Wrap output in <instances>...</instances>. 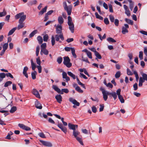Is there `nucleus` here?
Listing matches in <instances>:
<instances>
[{"instance_id": "obj_1", "label": "nucleus", "mask_w": 147, "mask_h": 147, "mask_svg": "<svg viewBox=\"0 0 147 147\" xmlns=\"http://www.w3.org/2000/svg\"><path fill=\"white\" fill-rule=\"evenodd\" d=\"M60 38L62 40H63L64 39L63 34H57L55 35V37L53 36H52L51 37V44L52 46H54L55 44V39L56 41H59L60 43H61V41L59 40Z\"/></svg>"}, {"instance_id": "obj_2", "label": "nucleus", "mask_w": 147, "mask_h": 147, "mask_svg": "<svg viewBox=\"0 0 147 147\" xmlns=\"http://www.w3.org/2000/svg\"><path fill=\"white\" fill-rule=\"evenodd\" d=\"M15 18L16 19L20 18L18 22L19 23H24V22L26 18V15L24 14V12H22L16 15L15 16Z\"/></svg>"}, {"instance_id": "obj_3", "label": "nucleus", "mask_w": 147, "mask_h": 147, "mask_svg": "<svg viewBox=\"0 0 147 147\" xmlns=\"http://www.w3.org/2000/svg\"><path fill=\"white\" fill-rule=\"evenodd\" d=\"M67 19V24L69 26V29L72 33H74V26L73 22L70 16H68Z\"/></svg>"}, {"instance_id": "obj_4", "label": "nucleus", "mask_w": 147, "mask_h": 147, "mask_svg": "<svg viewBox=\"0 0 147 147\" xmlns=\"http://www.w3.org/2000/svg\"><path fill=\"white\" fill-rule=\"evenodd\" d=\"M63 7L64 10L67 12L68 15H70L71 14L72 11V6L70 5L68 6L66 2H64L63 3Z\"/></svg>"}, {"instance_id": "obj_5", "label": "nucleus", "mask_w": 147, "mask_h": 147, "mask_svg": "<svg viewBox=\"0 0 147 147\" xmlns=\"http://www.w3.org/2000/svg\"><path fill=\"white\" fill-rule=\"evenodd\" d=\"M100 90L102 91L103 95V98L105 101L107 100L108 98V95H109V92L105 90L102 87L100 88Z\"/></svg>"}, {"instance_id": "obj_6", "label": "nucleus", "mask_w": 147, "mask_h": 147, "mask_svg": "<svg viewBox=\"0 0 147 147\" xmlns=\"http://www.w3.org/2000/svg\"><path fill=\"white\" fill-rule=\"evenodd\" d=\"M70 61V59L68 57H64L63 63L68 67H70L72 65Z\"/></svg>"}, {"instance_id": "obj_7", "label": "nucleus", "mask_w": 147, "mask_h": 147, "mask_svg": "<svg viewBox=\"0 0 147 147\" xmlns=\"http://www.w3.org/2000/svg\"><path fill=\"white\" fill-rule=\"evenodd\" d=\"M55 27L56 31L57 34H63L62 32V26L61 25L58 24L57 26H55Z\"/></svg>"}, {"instance_id": "obj_8", "label": "nucleus", "mask_w": 147, "mask_h": 147, "mask_svg": "<svg viewBox=\"0 0 147 147\" xmlns=\"http://www.w3.org/2000/svg\"><path fill=\"white\" fill-rule=\"evenodd\" d=\"M124 25V26H123L122 28V32L123 34H125L126 33L128 32V30L127 29L129 28V26L127 24H125Z\"/></svg>"}, {"instance_id": "obj_9", "label": "nucleus", "mask_w": 147, "mask_h": 147, "mask_svg": "<svg viewBox=\"0 0 147 147\" xmlns=\"http://www.w3.org/2000/svg\"><path fill=\"white\" fill-rule=\"evenodd\" d=\"M18 125L20 128L26 131H30L31 130V129L30 127L25 125L23 124L19 123Z\"/></svg>"}, {"instance_id": "obj_10", "label": "nucleus", "mask_w": 147, "mask_h": 147, "mask_svg": "<svg viewBox=\"0 0 147 147\" xmlns=\"http://www.w3.org/2000/svg\"><path fill=\"white\" fill-rule=\"evenodd\" d=\"M69 100L70 102L76 106H79L80 105V104L79 102H78L76 100L72 98H69Z\"/></svg>"}, {"instance_id": "obj_11", "label": "nucleus", "mask_w": 147, "mask_h": 147, "mask_svg": "<svg viewBox=\"0 0 147 147\" xmlns=\"http://www.w3.org/2000/svg\"><path fill=\"white\" fill-rule=\"evenodd\" d=\"M40 142H41L43 145L45 146L51 147L52 146V144L49 142L44 141L42 140H40Z\"/></svg>"}, {"instance_id": "obj_12", "label": "nucleus", "mask_w": 147, "mask_h": 147, "mask_svg": "<svg viewBox=\"0 0 147 147\" xmlns=\"http://www.w3.org/2000/svg\"><path fill=\"white\" fill-rule=\"evenodd\" d=\"M68 126L70 129L73 130V131L76 130V128H77L78 127V125L73 124L70 123H68Z\"/></svg>"}, {"instance_id": "obj_13", "label": "nucleus", "mask_w": 147, "mask_h": 147, "mask_svg": "<svg viewBox=\"0 0 147 147\" xmlns=\"http://www.w3.org/2000/svg\"><path fill=\"white\" fill-rule=\"evenodd\" d=\"M57 126L61 129L62 131H63L65 134H66L67 132V129L66 128L64 127H63L62 124L60 123H58L57 125Z\"/></svg>"}, {"instance_id": "obj_14", "label": "nucleus", "mask_w": 147, "mask_h": 147, "mask_svg": "<svg viewBox=\"0 0 147 147\" xmlns=\"http://www.w3.org/2000/svg\"><path fill=\"white\" fill-rule=\"evenodd\" d=\"M62 77L63 79H65L67 82H68L70 80L69 78L67 76V74L64 71H62Z\"/></svg>"}, {"instance_id": "obj_15", "label": "nucleus", "mask_w": 147, "mask_h": 147, "mask_svg": "<svg viewBox=\"0 0 147 147\" xmlns=\"http://www.w3.org/2000/svg\"><path fill=\"white\" fill-rule=\"evenodd\" d=\"M123 7L125 10V13L128 16L130 15V12L128 9V7L125 5H123Z\"/></svg>"}, {"instance_id": "obj_16", "label": "nucleus", "mask_w": 147, "mask_h": 147, "mask_svg": "<svg viewBox=\"0 0 147 147\" xmlns=\"http://www.w3.org/2000/svg\"><path fill=\"white\" fill-rule=\"evenodd\" d=\"M32 93L33 94L35 95L38 98H40V96L38 93V91L36 90V89H34L33 90H32Z\"/></svg>"}, {"instance_id": "obj_17", "label": "nucleus", "mask_w": 147, "mask_h": 147, "mask_svg": "<svg viewBox=\"0 0 147 147\" xmlns=\"http://www.w3.org/2000/svg\"><path fill=\"white\" fill-rule=\"evenodd\" d=\"M55 98L57 101L59 103H61L62 101V97L60 94L56 95L55 96Z\"/></svg>"}, {"instance_id": "obj_18", "label": "nucleus", "mask_w": 147, "mask_h": 147, "mask_svg": "<svg viewBox=\"0 0 147 147\" xmlns=\"http://www.w3.org/2000/svg\"><path fill=\"white\" fill-rule=\"evenodd\" d=\"M28 68L27 66L24 67L23 72V74L26 78H28V76L27 73V71L28 70Z\"/></svg>"}, {"instance_id": "obj_19", "label": "nucleus", "mask_w": 147, "mask_h": 147, "mask_svg": "<svg viewBox=\"0 0 147 147\" xmlns=\"http://www.w3.org/2000/svg\"><path fill=\"white\" fill-rule=\"evenodd\" d=\"M35 107L39 109H42V107L41 104L39 102L36 101L35 103Z\"/></svg>"}, {"instance_id": "obj_20", "label": "nucleus", "mask_w": 147, "mask_h": 147, "mask_svg": "<svg viewBox=\"0 0 147 147\" xmlns=\"http://www.w3.org/2000/svg\"><path fill=\"white\" fill-rule=\"evenodd\" d=\"M58 21L59 24L61 25L63 24L64 22V19L61 16H59L58 18Z\"/></svg>"}, {"instance_id": "obj_21", "label": "nucleus", "mask_w": 147, "mask_h": 147, "mask_svg": "<svg viewBox=\"0 0 147 147\" xmlns=\"http://www.w3.org/2000/svg\"><path fill=\"white\" fill-rule=\"evenodd\" d=\"M40 54L41 55H42L43 54L45 55H47L49 54V51L46 49L42 50H41Z\"/></svg>"}, {"instance_id": "obj_22", "label": "nucleus", "mask_w": 147, "mask_h": 147, "mask_svg": "<svg viewBox=\"0 0 147 147\" xmlns=\"http://www.w3.org/2000/svg\"><path fill=\"white\" fill-rule=\"evenodd\" d=\"M80 132L78 130L73 131V135L75 138L78 137V136L80 134Z\"/></svg>"}, {"instance_id": "obj_23", "label": "nucleus", "mask_w": 147, "mask_h": 147, "mask_svg": "<svg viewBox=\"0 0 147 147\" xmlns=\"http://www.w3.org/2000/svg\"><path fill=\"white\" fill-rule=\"evenodd\" d=\"M111 96L114 98V100H115L117 98V95L115 92H109V95Z\"/></svg>"}, {"instance_id": "obj_24", "label": "nucleus", "mask_w": 147, "mask_h": 147, "mask_svg": "<svg viewBox=\"0 0 147 147\" xmlns=\"http://www.w3.org/2000/svg\"><path fill=\"white\" fill-rule=\"evenodd\" d=\"M52 88L58 93H59L61 92L60 89H59L57 86L55 85H53L52 86Z\"/></svg>"}, {"instance_id": "obj_25", "label": "nucleus", "mask_w": 147, "mask_h": 147, "mask_svg": "<svg viewBox=\"0 0 147 147\" xmlns=\"http://www.w3.org/2000/svg\"><path fill=\"white\" fill-rule=\"evenodd\" d=\"M31 64L32 69V70L34 71V70L36 67L37 66H36L35 64L34 63L32 59H31Z\"/></svg>"}, {"instance_id": "obj_26", "label": "nucleus", "mask_w": 147, "mask_h": 147, "mask_svg": "<svg viewBox=\"0 0 147 147\" xmlns=\"http://www.w3.org/2000/svg\"><path fill=\"white\" fill-rule=\"evenodd\" d=\"M17 29V27H16L13 28L12 29H11L9 32L8 34V36H10L12 35L15 31Z\"/></svg>"}, {"instance_id": "obj_27", "label": "nucleus", "mask_w": 147, "mask_h": 147, "mask_svg": "<svg viewBox=\"0 0 147 147\" xmlns=\"http://www.w3.org/2000/svg\"><path fill=\"white\" fill-rule=\"evenodd\" d=\"M67 73L68 75L72 77L73 79H75L76 78V76L70 71H68Z\"/></svg>"}, {"instance_id": "obj_28", "label": "nucleus", "mask_w": 147, "mask_h": 147, "mask_svg": "<svg viewBox=\"0 0 147 147\" xmlns=\"http://www.w3.org/2000/svg\"><path fill=\"white\" fill-rule=\"evenodd\" d=\"M94 55L96 57L95 58L96 59H102L101 56L98 52H96Z\"/></svg>"}, {"instance_id": "obj_29", "label": "nucleus", "mask_w": 147, "mask_h": 147, "mask_svg": "<svg viewBox=\"0 0 147 147\" xmlns=\"http://www.w3.org/2000/svg\"><path fill=\"white\" fill-rule=\"evenodd\" d=\"M37 40L39 44H40L43 42V39L41 36H38L37 37Z\"/></svg>"}, {"instance_id": "obj_30", "label": "nucleus", "mask_w": 147, "mask_h": 147, "mask_svg": "<svg viewBox=\"0 0 147 147\" xmlns=\"http://www.w3.org/2000/svg\"><path fill=\"white\" fill-rule=\"evenodd\" d=\"M19 24L18 25L17 28L18 30L22 28L24 26V23H19Z\"/></svg>"}, {"instance_id": "obj_31", "label": "nucleus", "mask_w": 147, "mask_h": 147, "mask_svg": "<svg viewBox=\"0 0 147 147\" xmlns=\"http://www.w3.org/2000/svg\"><path fill=\"white\" fill-rule=\"evenodd\" d=\"M37 74V72L35 71H34L33 72L31 73V76L32 79L34 80L36 78V75Z\"/></svg>"}, {"instance_id": "obj_32", "label": "nucleus", "mask_w": 147, "mask_h": 147, "mask_svg": "<svg viewBox=\"0 0 147 147\" xmlns=\"http://www.w3.org/2000/svg\"><path fill=\"white\" fill-rule=\"evenodd\" d=\"M69 92V91L67 89H61V92L60 93H59L61 94H63V92H64L66 93H68Z\"/></svg>"}, {"instance_id": "obj_33", "label": "nucleus", "mask_w": 147, "mask_h": 147, "mask_svg": "<svg viewBox=\"0 0 147 147\" xmlns=\"http://www.w3.org/2000/svg\"><path fill=\"white\" fill-rule=\"evenodd\" d=\"M38 31L37 30H35L32 31L29 35V37L31 38L33 37L35 34L37 33Z\"/></svg>"}, {"instance_id": "obj_34", "label": "nucleus", "mask_w": 147, "mask_h": 147, "mask_svg": "<svg viewBox=\"0 0 147 147\" xmlns=\"http://www.w3.org/2000/svg\"><path fill=\"white\" fill-rule=\"evenodd\" d=\"M40 47L41 48V50H43L46 49V48L47 47L46 43H44L43 44H42L40 46Z\"/></svg>"}, {"instance_id": "obj_35", "label": "nucleus", "mask_w": 147, "mask_h": 147, "mask_svg": "<svg viewBox=\"0 0 147 147\" xmlns=\"http://www.w3.org/2000/svg\"><path fill=\"white\" fill-rule=\"evenodd\" d=\"M75 138L77 140V141L79 142L80 143V144L81 145H84V144L81 140V138L78 136Z\"/></svg>"}, {"instance_id": "obj_36", "label": "nucleus", "mask_w": 147, "mask_h": 147, "mask_svg": "<svg viewBox=\"0 0 147 147\" xmlns=\"http://www.w3.org/2000/svg\"><path fill=\"white\" fill-rule=\"evenodd\" d=\"M75 89L79 93H82L83 92V90H82L79 86H77L75 88Z\"/></svg>"}, {"instance_id": "obj_37", "label": "nucleus", "mask_w": 147, "mask_h": 147, "mask_svg": "<svg viewBox=\"0 0 147 147\" xmlns=\"http://www.w3.org/2000/svg\"><path fill=\"white\" fill-rule=\"evenodd\" d=\"M107 40L109 42H116V41L115 40L111 37H109L108 38Z\"/></svg>"}, {"instance_id": "obj_38", "label": "nucleus", "mask_w": 147, "mask_h": 147, "mask_svg": "<svg viewBox=\"0 0 147 147\" xmlns=\"http://www.w3.org/2000/svg\"><path fill=\"white\" fill-rule=\"evenodd\" d=\"M125 21L129 24L132 25L133 24V22L132 20L126 18L125 19Z\"/></svg>"}, {"instance_id": "obj_39", "label": "nucleus", "mask_w": 147, "mask_h": 147, "mask_svg": "<svg viewBox=\"0 0 147 147\" xmlns=\"http://www.w3.org/2000/svg\"><path fill=\"white\" fill-rule=\"evenodd\" d=\"M71 51L72 55L75 58H76L77 57V56L76 54H75V51L74 48L71 49Z\"/></svg>"}, {"instance_id": "obj_40", "label": "nucleus", "mask_w": 147, "mask_h": 147, "mask_svg": "<svg viewBox=\"0 0 147 147\" xmlns=\"http://www.w3.org/2000/svg\"><path fill=\"white\" fill-rule=\"evenodd\" d=\"M7 12L5 9H4L2 12H0V17L5 16L6 15Z\"/></svg>"}, {"instance_id": "obj_41", "label": "nucleus", "mask_w": 147, "mask_h": 147, "mask_svg": "<svg viewBox=\"0 0 147 147\" xmlns=\"http://www.w3.org/2000/svg\"><path fill=\"white\" fill-rule=\"evenodd\" d=\"M17 110V108L15 106L13 107L10 111V113H13L14 112Z\"/></svg>"}, {"instance_id": "obj_42", "label": "nucleus", "mask_w": 147, "mask_h": 147, "mask_svg": "<svg viewBox=\"0 0 147 147\" xmlns=\"http://www.w3.org/2000/svg\"><path fill=\"white\" fill-rule=\"evenodd\" d=\"M95 15L96 18L99 19L100 20H103V17L101 16H100L97 12H96L95 13Z\"/></svg>"}, {"instance_id": "obj_43", "label": "nucleus", "mask_w": 147, "mask_h": 147, "mask_svg": "<svg viewBox=\"0 0 147 147\" xmlns=\"http://www.w3.org/2000/svg\"><path fill=\"white\" fill-rule=\"evenodd\" d=\"M109 17L111 22L113 23L115 20L114 16L113 15H111L109 16Z\"/></svg>"}, {"instance_id": "obj_44", "label": "nucleus", "mask_w": 147, "mask_h": 147, "mask_svg": "<svg viewBox=\"0 0 147 147\" xmlns=\"http://www.w3.org/2000/svg\"><path fill=\"white\" fill-rule=\"evenodd\" d=\"M118 97L121 103H124V102L125 100L122 95L118 96Z\"/></svg>"}, {"instance_id": "obj_45", "label": "nucleus", "mask_w": 147, "mask_h": 147, "mask_svg": "<svg viewBox=\"0 0 147 147\" xmlns=\"http://www.w3.org/2000/svg\"><path fill=\"white\" fill-rule=\"evenodd\" d=\"M8 46V42L5 43L3 46V49L6 51L7 49Z\"/></svg>"}, {"instance_id": "obj_46", "label": "nucleus", "mask_w": 147, "mask_h": 147, "mask_svg": "<svg viewBox=\"0 0 147 147\" xmlns=\"http://www.w3.org/2000/svg\"><path fill=\"white\" fill-rule=\"evenodd\" d=\"M12 84V82L10 81H8L6 82L4 84V86L5 87H7L9 85H10Z\"/></svg>"}, {"instance_id": "obj_47", "label": "nucleus", "mask_w": 147, "mask_h": 147, "mask_svg": "<svg viewBox=\"0 0 147 147\" xmlns=\"http://www.w3.org/2000/svg\"><path fill=\"white\" fill-rule=\"evenodd\" d=\"M98 36L100 38V40H102L103 39H105L106 38V34H105L102 37H101V36L100 34H98Z\"/></svg>"}, {"instance_id": "obj_48", "label": "nucleus", "mask_w": 147, "mask_h": 147, "mask_svg": "<svg viewBox=\"0 0 147 147\" xmlns=\"http://www.w3.org/2000/svg\"><path fill=\"white\" fill-rule=\"evenodd\" d=\"M40 50V47L39 45L37 46L36 47V56H38L39 54Z\"/></svg>"}, {"instance_id": "obj_49", "label": "nucleus", "mask_w": 147, "mask_h": 147, "mask_svg": "<svg viewBox=\"0 0 147 147\" xmlns=\"http://www.w3.org/2000/svg\"><path fill=\"white\" fill-rule=\"evenodd\" d=\"M49 38V36L47 34H45L43 36V40L45 42H47Z\"/></svg>"}, {"instance_id": "obj_50", "label": "nucleus", "mask_w": 147, "mask_h": 147, "mask_svg": "<svg viewBox=\"0 0 147 147\" xmlns=\"http://www.w3.org/2000/svg\"><path fill=\"white\" fill-rule=\"evenodd\" d=\"M63 59L62 57H59L57 58V61L59 64H60L61 63Z\"/></svg>"}, {"instance_id": "obj_51", "label": "nucleus", "mask_w": 147, "mask_h": 147, "mask_svg": "<svg viewBox=\"0 0 147 147\" xmlns=\"http://www.w3.org/2000/svg\"><path fill=\"white\" fill-rule=\"evenodd\" d=\"M13 134V133L10 131L9 133H8L6 137V138L8 139H11V136Z\"/></svg>"}, {"instance_id": "obj_52", "label": "nucleus", "mask_w": 147, "mask_h": 147, "mask_svg": "<svg viewBox=\"0 0 147 147\" xmlns=\"http://www.w3.org/2000/svg\"><path fill=\"white\" fill-rule=\"evenodd\" d=\"M121 76V72L119 71H117L115 74V76L116 78H119Z\"/></svg>"}, {"instance_id": "obj_53", "label": "nucleus", "mask_w": 147, "mask_h": 147, "mask_svg": "<svg viewBox=\"0 0 147 147\" xmlns=\"http://www.w3.org/2000/svg\"><path fill=\"white\" fill-rule=\"evenodd\" d=\"M127 74L128 75L131 76L133 74L132 72L130 70L129 68L127 69Z\"/></svg>"}, {"instance_id": "obj_54", "label": "nucleus", "mask_w": 147, "mask_h": 147, "mask_svg": "<svg viewBox=\"0 0 147 147\" xmlns=\"http://www.w3.org/2000/svg\"><path fill=\"white\" fill-rule=\"evenodd\" d=\"M142 78L146 81H147V74L145 73H142Z\"/></svg>"}, {"instance_id": "obj_55", "label": "nucleus", "mask_w": 147, "mask_h": 147, "mask_svg": "<svg viewBox=\"0 0 147 147\" xmlns=\"http://www.w3.org/2000/svg\"><path fill=\"white\" fill-rule=\"evenodd\" d=\"M119 20L116 19H115V20L114 22L115 26H119Z\"/></svg>"}, {"instance_id": "obj_56", "label": "nucleus", "mask_w": 147, "mask_h": 147, "mask_svg": "<svg viewBox=\"0 0 147 147\" xmlns=\"http://www.w3.org/2000/svg\"><path fill=\"white\" fill-rule=\"evenodd\" d=\"M143 53L142 51L139 52V57L140 60H142L143 59Z\"/></svg>"}, {"instance_id": "obj_57", "label": "nucleus", "mask_w": 147, "mask_h": 147, "mask_svg": "<svg viewBox=\"0 0 147 147\" xmlns=\"http://www.w3.org/2000/svg\"><path fill=\"white\" fill-rule=\"evenodd\" d=\"M6 74L4 73H0V78L3 79V78L5 77Z\"/></svg>"}, {"instance_id": "obj_58", "label": "nucleus", "mask_w": 147, "mask_h": 147, "mask_svg": "<svg viewBox=\"0 0 147 147\" xmlns=\"http://www.w3.org/2000/svg\"><path fill=\"white\" fill-rule=\"evenodd\" d=\"M109 11L111 13H113V9L112 5L111 4H109Z\"/></svg>"}, {"instance_id": "obj_59", "label": "nucleus", "mask_w": 147, "mask_h": 147, "mask_svg": "<svg viewBox=\"0 0 147 147\" xmlns=\"http://www.w3.org/2000/svg\"><path fill=\"white\" fill-rule=\"evenodd\" d=\"M36 67L38 69V72L39 73H40L42 71V67L40 65H37Z\"/></svg>"}, {"instance_id": "obj_60", "label": "nucleus", "mask_w": 147, "mask_h": 147, "mask_svg": "<svg viewBox=\"0 0 147 147\" xmlns=\"http://www.w3.org/2000/svg\"><path fill=\"white\" fill-rule=\"evenodd\" d=\"M36 62L39 65H40L41 64V61L40 60L39 57H38L36 59Z\"/></svg>"}, {"instance_id": "obj_61", "label": "nucleus", "mask_w": 147, "mask_h": 147, "mask_svg": "<svg viewBox=\"0 0 147 147\" xmlns=\"http://www.w3.org/2000/svg\"><path fill=\"white\" fill-rule=\"evenodd\" d=\"M86 54L88 57L89 58L91 59L92 58V53L90 51H89Z\"/></svg>"}, {"instance_id": "obj_62", "label": "nucleus", "mask_w": 147, "mask_h": 147, "mask_svg": "<svg viewBox=\"0 0 147 147\" xmlns=\"http://www.w3.org/2000/svg\"><path fill=\"white\" fill-rule=\"evenodd\" d=\"M38 135L41 138H45L46 137L44 133H40L38 134Z\"/></svg>"}, {"instance_id": "obj_63", "label": "nucleus", "mask_w": 147, "mask_h": 147, "mask_svg": "<svg viewBox=\"0 0 147 147\" xmlns=\"http://www.w3.org/2000/svg\"><path fill=\"white\" fill-rule=\"evenodd\" d=\"M92 111L94 113H96V112L97 109L95 106H93L92 107Z\"/></svg>"}, {"instance_id": "obj_64", "label": "nucleus", "mask_w": 147, "mask_h": 147, "mask_svg": "<svg viewBox=\"0 0 147 147\" xmlns=\"http://www.w3.org/2000/svg\"><path fill=\"white\" fill-rule=\"evenodd\" d=\"M104 22L107 25L109 24V21L107 18H106L104 19Z\"/></svg>"}]
</instances>
